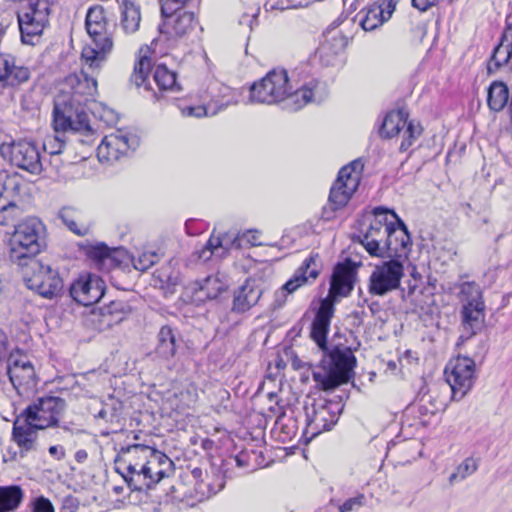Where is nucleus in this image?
<instances>
[{
    "instance_id": "nucleus-1",
    "label": "nucleus",
    "mask_w": 512,
    "mask_h": 512,
    "mask_svg": "<svg viewBox=\"0 0 512 512\" xmlns=\"http://www.w3.org/2000/svg\"><path fill=\"white\" fill-rule=\"evenodd\" d=\"M318 82L313 78L300 79L295 72L291 77L286 70H273L250 87V101L260 104L285 102L289 111H298L313 100Z\"/></svg>"
},
{
    "instance_id": "nucleus-2",
    "label": "nucleus",
    "mask_w": 512,
    "mask_h": 512,
    "mask_svg": "<svg viewBox=\"0 0 512 512\" xmlns=\"http://www.w3.org/2000/svg\"><path fill=\"white\" fill-rule=\"evenodd\" d=\"M391 217L397 221L396 229L384 227L379 221L362 222L359 233L353 236V241L359 242L372 257H407L411 245L410 234L395 212H391Z\"/></svg>"
},
{
    "instance_id": "nucleus-3",
    "label": "nucleus",
    "mask_w": 512,
    "mask_h": 512,
    "mask_svg": "<svg viewBox=\"0 0 512 512\" xmlns=\"http://www.w3.org/2000/svg\"><path fill=\"white\" fill-rule=\"evenodd\" d=\"M85 26L95 46L84 47L81 60L89 69H100L113 48L112 31L115 23L107 19L103 7L94 6L87 12Z\"/></svg>"
},
{
    "instance_id": "nucleus-4",
    "label": "nucleus",
    "mask_w": 512,
    "mask_h": 512,
    "mask_svg": "<svg viewBox=\"0 0 512 512\" xmlns=\"http://www.w3.org/2000/svg\"><path fill=\"white\" fill-rule=\"evenodd\" d=\"M45 227L40 219L30 217L15 226L9 238V258L20 267H24L32 261L45 247Z\"/></svg>"
},
{
    "instance_id": "nucleus-5",
    "label": "nucleus",
    "mask_w": 512,
    "mask_h": 512,
    "mask_svg": "<svg viewBox=\"0 0 512 512\" xmlns=\"http://www.w3.org/2000/svg\"><path fill=\"white\" fill-rule=\"evenodd\" d=\"M356 358L348 348L334 347L323 352L321 367L312 372V378L317 386L330 391L348 382L355 366Z\"/></svg>"
},
{
    "instance_id": "nucleus-6",
    "label": "nucleus",
    "mask_w": 512,
    "mask_h": 512,
    "mask_svg": "<svg viewBox=\"0 0 512 512\" xmlns=\"http://www.w3.org/2000/svg\"><path fill=\"white\" fill-rule=\"evenodd\" d=\"M306 427L304 435L313 439L324 431H329L338 421L340 403L324 398H309L304 405Z\"/></svg>"
},
{
    "instance_id": "nucleus-7",
    "label": "nucleus",
    "mask_w": 512,
    "mask_h": 512,
    "mask_svg": "<svg viewBox=\"0 0 512 512\" xmlns=\"http://www.w3.org/2000/svg\"><path fill=\"white\" fill-rule=\"evenodd\" d=\"M23 280L30 290L40 296L53 299L63 291V280L56 270L43 265L39 260L22 267Z\"/></svg>"
},
{
    "instance_id": "nucleus-8",
    "label": "nucleus",
    "mask_w": 512,
    "mask_h": 512,
    "mask_svg": "<svg viewBox=\"0 0 512 512\" xmlns=\"http://www.w3.org/2000/svg\"><path fill=\"white\" fill-rule=\"evenodd\" d=\"M362 170L363 164L359 160H354L341 168L330 189L328 207L332 211L341 209L348 203L359 186Z\"/></svg>"
},
{
    "instance_id": "nucleus-9",
    "label": "nucleus",
    "mask_w": 512,
    "mask_h": 512,
    "mask_svg": "<svg viewBox=\"0 0 512 512\" xmlns=\"http://www.w3.org/2000/svg\"><path fill=\"white\" fill-rule=\"evenodd\" d=\"M372 270L368 281V292L373 296H384L400 287L404 276L401 258H388Z\"/></svg>"
},
{
    "instance_id": "nucleus-10",
    "label": "nucleus",
    "mask_w": 512,
    "mask_h": 512,
    "mask_svg": "<svg viewBox=\"0 0 512 512\" xmlns=\"http://www.w3.org/2000/svg\"><path fill=\"white\" fill-rule=\"evenodd\" d=\"M6 374L21 396L33 392L37 386L38 378L32 361L28 355L19 351L10 353L7 357Z\"/></svg>"
},
{
    "instance_id": "nucleus-11",
    "label": "nucleus",
    "mask_w": 512,
    "mask_h": 512,
    "mask_svg": "<svg viewBox=\"0 0 512 512\" xmlns=\"http://www.w3.org/2000/svg\"><path fill=\"white\" fill-rule=\"evenodd\" d=\"M65 409L66 403L62 398L47 396L29 405L22 416L33 422L38 429H46L58 425Z\"/></svg>"
},
{
    "instance_id": "nucleus-12",
    "label": "nucleus",
    "mask_w": 512,
    "mask_h": 512,
    "mask_svg": "<svg viewBox=\"0 0 512 512\" xmlns=\"http://www.w3.org/2000/svg\"><path fill=\"white\" fill-rule=\"evenodd\" d=\"M172 466L173 462L166 454L152 448V453L143 464L142 470H139L136 477H131L132 480L134 479L131 489L135 491L151 489L168 475Z\"/></svg>"
},
{
    "instance_id": "nucleus-13",
    "label": "nucleus",
    "mask_w": 512,
    "mask_h": 512,
    "mask_svg": "<svg viewBox=\"0 0 512 512\" xmlns=\"http://www.w3.org/2000/svg\"><path fill=\"white\" fill-rule=\"evenodd\" d=\"M403 130V140L399 150L407 151L421 135L422 128L419 124L408 122V113L404 109L389 112L382 123L380 134L384 138L397 136Z\"/></svg>"
},
{
    "instance_id": "nucleus-14",
    "label": "nucleus",
    "mask_w": 512,
    "mask_h": 512,
    "mask_svg": "<svg viewBox=\"0 0 512 512\" xmlns=\"http://www.w3.org/2000/svg\"><path fill=\"white\" fill-rule=\"evenodd\" d=\"M152 448L144 443H133L120 448L115 458V471L123 477L130 488L134 483L131 477H136L139 470H142L143 464L152 453Z\"/></svg>"
},
{
    "instance_id": "nucleus-15",
    "label": "nucleus",
    "mask_w": 512,
    "mask_h": 512,
    "mask_svg": "<svg viewBox=\"0 0 512 512\" xmlns=\"http://www.w3.org/2000/svg\"><path fill=\"white\" fill-rule=\"evenodd\" d=\"M98 70L89 69L88 65L82 61L81 71L65 77L59 93L67 94L71 99L87 105L97 94V81L92 74Z\"/></svg>"
},
{
    "instance_id": "nucleus-16",
    "label": "nucleus",
    "mask_w": 512,
    "mask_h": 512,
    "mask_svg": "<svg viewBox=\"0 0 512 512\" xmlns=\"http://www.w3.org/2000/svg\"><path fill=\"white\" fill-rule=\"evenodd\" d=\"M475 362L469 357H457L447 364L444 374L453 398L461 399L474 383Z\"/></svg>"
},
{
    "instance_id": "nucleus-17",
    "label": "nucleus",
    "mask_w": 512,
    "mask_h": 512,
    "mask_svg": "<svg viewBox=\"0 0 512 512\" xmlns=\"http://www.w3.org/2000/svg\"><path fill=\"white\" fill-rule=\"evenodd\" d=\"M396 5L397 0H374L356 14L355 21L365 31H373L390 19Z\"/></svg>"
},
{
    "instance_id": "nucleus-18",
    "label": "nucleus",
    "mask_w": 512,
    "mask_h": 512,
    "mask_svg": "<svg viewBox=\"0 0 512 512\" xmlns=\"http://www.w3.org/2000/svg\"><path fill=\"white\" fill-rule=\"evenodd\" d=\"M105 293V282L97 275L80 276L70 287L71 297L78 303L89 306L97 303Z\"/></svg>"
},
{
    "instance_id": "nucleus-19",
    "label": "nucleus",
    "mask_w": 512,
    "mask_h": 512,
    "mask_svg": "<svg viewBox=\"0 0 512 512\" xmlns=\"http://www.w3.org/2000/svg\"><path fill=\"white\" fill-rule=\"evenodd\" d=\"M86 106L71 99L67 94L58 93L54 99L53 127L62 128V125L67 124L70 115L77 117L76 125L83 127L86 125V116H88Z\"/></svg>"
},
{
    "instance_id": "nucleus-20",
    "label": "nucleus",
    "mask_w": 512,
    "mask_h": 512,
    "mask_svg": "<svg viewBox=\"0 0 512 512\" xmlns=\"http://www.w3.org/2000/svg\"><path fill=\"white\" fill-rule=\"evenodd\" d=\"M137 140L121 130L104 137L97 148V157L100 162L117 161L128 149L134 147Z\"/></svg>"
},
{
    "instance_id": "nucleus-21",
    "label": "nucleus",
    "mask_w": 512,
    "mask_h": 512,
    "mask_svg": "<svg viewBox=\"0 0 512 512\" xmlns=\"http://www.w3.org/2000/svg\"><path fill=\"white\" fill-rule=\"evenodd\" d=\"M11 162L32 174L42 171V161L38 147L29 141L13 142L10 147Z\"/></svg>"
},
{
    "instance_id": "nucleus-22",
    "label": "nucleus",
    "mask_w": 512,
    "mask_h": 512,
    "mask_svg": "<svg viewBox=\"0 0 512 512\" xmlns=\"http://www.w3.org/2000/svg\"><path fill=\"white\" fill-rule=\"evenodd\" d=\"M356 270L348 260L344 263H339L335 266L328 296L325 299H330L332 305L338 297H347L354 287Z\"/></svg>"
},
{
    "instance_id": "nucleus-23",
    "label": "nucleus",
    "mask_w": 512,
    "mask_h": 512,
    "mask_svg": "<svg viewBox=\"0 0 512 512\" xmlns=\"http://www.w3.org/2000/svg\"><path fill=\"white\" fill-rule=\"evenodd\" d=\"M503 66H508L512 70V14L506 17V26L498 45L493 49L487 71L493 74Z\"/></svg>"
},
{
    "instance_id": "nucleus-24",
    "label": "nucleus",
    "mask_w": 512,
    "mask_h": 512,
    "mask_svg": "<svg viewBox=\"0 0 512 512\" xmlns=\"http://www.w3.org/2000/svg\"><path fill=\"white\" fill-rule=\"evenodd\" d=\"M335 308L330 299H322L315 318L311 324L310 337L322 350L327 351V335Z\"/></svg>"
},
{
    "instance_id": "nucleus-25",
    "label": "nucleus",
    "mask_w": 512,
    "mask_h": 512,
    "mask_svg": "<svg viewBox=\"0 0 512 512\" xmlns=\"http://www.w3.org/2000/svg\"><path fill=\"white\" fill-rule=\"evenodd\" d=\"M37 430L35 424L27 421L22 415L17 417L13 424L12 440L16 443L19 454L24 457L26 454L37 449Z\"/></svg>"
},
{
    "instance_id": "nucleus-26",
    "label": "nucleus",
    "mask_w": 512,
    "mask_h": 512,
    "mask_svg": "<svg viewBox=\"0 0 512 512\" xmlns=\"http://www.w3.org/2000/svg\"><path fill=\"white\" fill-rule=\"evenodd\" d=\"M263 287L259 280L249 278L235 292L232 311L245 313L254 307L263 294Z\"/></svg>"
},
{
    "instance_id": "nucleus-27",
    "label": "nucleus",
    "mask_w": 512,
    "mask_h": 512,
    "mask_svg": "<svg viewBox=\"0 0 512 512\" xmlns=\"http://www.w3.org/2000/svg\"><path fill=\"white\" fill-rule=\"evenodd\" d=\"M98 313H93L99 330L111 328L121 323L131 313L130 305L123 300H114L110 303L99 307Z\"/></svg>"
},
{
    "instance_id": "nucleus-28",
    "label": "nucleus",
    "mask_w": 512,
    "mask_h": 512,
    "mask_svg": "<svg viewBox=\"0 0 512 512\" xmlns=\"http://www.w3.org/2000/svg\"><path fill=\"white\" fill-rule=\"evenodd\" d=\"M320 268L319 255L311 254L295 271L294 275L283 285L282 289L291 294L298 288L315 281L319 276Z\"/></svg>"
},
{
    "instance_id": "nucleus-29",
    "label": "nucleus",
    "mask_w": 512,
    "mask_h": 512,
    "mask_svg": "<svg viewBox=\"0 0 512 512\" xmlns=\"http://www.w3.org/2000/svg\"><path fill=\"white\" fill-rule=\"evenodd\" d=\"M162 18L163 23L159 26V31L169 37H182L196 25L195 16L192 12L180 10L169 16L162 15Z\"/></svg>"
},
{
    "instance_id": "nucleus-30",
    "label": "nucleus",
    "mask_w": 512,
    "mask_h": 512,
    "mask_svg": "<svg viewBox=\"0 0 512 512\" xmlns=\"http://www.w3.org/2000/svg\"><path fill=\"white\" fill-rule=\"evenodd\" d=\"M90 257L104 270L120 267L128 260V253L124 248H109L104 243L97 244L89 251Z\"/></svg>"
},
{
    "instance_id": "nucleus-31",
    "label": "nucleus",
    "mask_w": 512,
    "mask_h": 512,
    "mask_svg": "<svg viewBox=\"0 0 512 512\" xmlns=\"http://www.w3.org/2000/svg\"><path fill=\"white\" fill-rule=\"evenodd\" d=\"M30 78V70L16 65L15 58L10 54H0V83L15 86Z\"/></svg>"
},
{
    "instance_id": "nucleus-32",
    "label": "nucleus",
    "mask_w": 512,
    "mask_h": 512,
    "mask_svg": "<svg viewBox=\"0 0 512 512\" xmlns=\"http://www.w3.org/2000/svg\"><path fill=\"white\" fill-rule=\"evenodd\" d=\"M178 331L169 325L160 328L157 335L156 354L165 360L175 357L177 352Z\"/></svg>"
},
{
    "instance_id": "nucleus-33",
    "label": "nucleus",
    "mask_w": 512,
    "mask_h": 512,
    "mask_svg": "<svg viewBox=\"0 0 512 512\" xmlns=\"http://www.w3.org/2000/svg\"><path fill=\"white\" fill-rule=\"evenodd\" d=\"M232 247L240 248V239L230 237L228 234L222 236L211 235L205 248L200 253V258L208 260L211 255L224 256Z\"/></svg>"
},
{
    "instance_id": "nucleus-34",
    "label": "nucleus",
    "mask_w": 512,
    "mask_h": 512,
    "mask_svg": "<svg viewBox=\"0 0 512 512\" xmlns=\"http://www.w3.org/2000/svg\"><path fill=\"white\" fill-rule=\"evenodd\" d=\"M485 309L486 308L476 307H474V309H461L460 313L464 329V334L461 336L462 338L465 337L468 339L481 331L485 322Z\"/></svg>"
},
{
    "instance_id": "nucleus-35",
    "label": "nucleus",
    "mask_w": 512,
    "mask_h": 512,
    "mask_svg": "<svg viewBox=\"0 0 512 512\" xmlns=\"http://www.w3.org/2000/svg\"><path fill=\"white\" fill-rule=\"evenodd\" d=\"M458 298L461 309L486 308L481 287L475 282H464L460 285Z\"/></svg>"
},
{
    "instance_id": "nucleus-36",
    "label": "nucleus",
    "mask_w": 512,
    "mask_h": 512,
    "mask_svg": "<svg viewBox=\"0 0 512 512\" xmlns=\"http://www.w3.org/2000/svg\"><path fill=\"white\" fill-rule=\"evenodd\" d=\"M210 103L217 109V112L238 103V93L236 90L220 83H214L210 87Z\"/></svg>"
},
{
    "instance_id": "nucleus-37",
    "label": "nucleus",
    "mask_w": 512,
    "mask_h": 512,
    "mask_svg": "<svg viewBox=\"0 0 512 512\" xmlns=\"http://www.w3.org/2000/svg\"><path fill=\"white\" fill-rule=\"evenodd\" d=\"M510 91L502 81H493L488 88L487 104L495 112L502 111L507 105Z\"/></svg>"
},
{
    "instance_id": "nucleus-38",
    "label": "nucleus",
    "mask_w": 512,
    "mask_h": 512,
    "mask_svg": "<svg viewBox=\"0 0 512 512\" xmlns=\"http://www.w3.org/2000/svg\"><path fill=\"white\" fill-rule=\"evenodd\" d=\"M23 490L17 486L0 487V512H11L16 510L23 500Z\"/></svg>"
},
{
    "instance_id": "nucleus-39",
    "label": "nucleus",
    "mask_w": 512,
    "mask_h": 512,
    "mask_svg": "<svg viewBox=\"0 0 512 512\" xmlns=\"http://www.w3.org/2000/svg\"><path fill=\"white\" fill-rule=\"evenodd\" d=\"M22 216L21 208L13 200H7L5 195L0 196V225L14 227Z\"/></svg>"
},
{
    "instance_id": "nucleus-40",
    "label": "nucleus",
    "mask_w": 512,
    "mask_h": 512,
    "mask_svg": "<svg viewBox=\"0 0 512 512\" xmlns=\"http://www.w3.org/2000/svg\"><path fill=\"white\" fill-rule=\"evenodd\" d=\"M154 81L162 92H176L181 89L176 81L175 72L169 70L165 65H158L154 71Z\"/></svg>"
},
{
    "instance_id": "nucleus-41",
    "label": "nucleus",
    "mask_w": 512,
    "mask_h": 512,
    "mask_svg": "<svg viewBox=\"0 0 512 512\" xmlns=\"http://www.w3.org/2000/svg\"><path fill=\"white\" fill-rule=\"evenodd\" d=\"M141 21L139 7L132 2H124L121 25L126 33H134L138 30Z\"/></svg>"
},
{
    "instance_id": "nucleus-42",
    "label": "nucleus",
    "mask_w": 512,
    "mask_h": 512,
    "mask_svg": "<svg viewBox=\"0 0 512 512\" xmlns=\"http://www.w3.org/2000/svg\"><path fill=\"white\" fill-rule=\"evenodd\" d=\"M58 217L62 223L74 234L83 236L86 234V228H80L78 221L81 218V213L73 207H63L58 212Z\"/></svg>"
},
{
    "instance_id": "nucleus-43",
    "label": "nucleus",
    "mask_w": 512,
    "mask_h": 512,
    "mask_svg": "<svg viewBox=\"0 0 512 512\" xmlns=\"http://www.w3.org/2000/svg\"><path fill=\"white\" fill-rule=\"evenodd\" d=\"M151 69V59L147 56H142L135 63L133 73L130 77V82L136 87L144 86L145 90H150V86L147 85V77Z\"/></svg>"
},
{
    "instance_id": "nucleus-44",
    "label": "nucleus",
    "mask_w": 512,
    "mask_h": 512,
    "mask_svg": "<svg viewBox=\"0 0 512 512\" xmlns=\"http://www.w3.org/2000/svg\"><path fill=\"white\" fill-rule=\"evenodd\" d=\"M478 468L477 460L472 457L466 458L460 463L455 472L449 476L450 485H454L457 482L463 481L468 476L472 475Z\"/></svg>"
},
{
    "instance_id": "nucleus-45",
    "label": "nucleus",
    "mask_w": 512,
    "mask_h": 512,
    "mask_svg": "<svg viewBox=\"0 0 512 512\" xmlns=\"http://www.w3.org/2000/svg\"><path fill=\"white\" fill-rule=\"evenodd\" d=\"M160 260V256L155 251H145L140 253L137 257L132 258V263L135 269L146 271Z\"/></svg>"
},
{
    "instance_id": "nucleus-46",
    "label": "nucleus",
    "mask_w": 512,
    "mask_h": 512,
    "mask_svg": "<svg viewBox=\"0 0 512 512\" xmlns=\"http://www.w3.org/2000/svg\"><path fill=\"white\" fill-rule=\"evenodd\" d=\"M181 112L184 116L200 118L203 116L215 115L217 109L213 107V104L208 102L205 105L197 106H185L181 108Z\"/></svg>"
},
{
    "instance_id": "nucleus-47",
    "label": "nucleus",
    "mask_w": 512,
    "mask_h": 512,
    "mask_svg": "<svg viewBox=\"0 0 512 512\" xmlns=\"http://www.w3.org/2000/svg\"><path fill=\"white\" fill-rule=\"evenodd\" d=\"M390 210L384 207H376L373 210L372 216H368L364 219L363 222L369 223V221H379L384 227H388L391 229H396L397 221H388L387 215H391Z\"/></svg>"
},
{
    "instance_id": "nucleus-48",
    "label": "nucleus",
    "mask_w": 512,
    "mask_h": 512,
    "mask_svg": "<svg viewBox=\"0 0 512 512\" xmlns=\"http://www.w3.org/2000/svg\"><path fill=\"white\" fill-rule=\"evenodd\" d=\"M68 122L66 125H62V128L54 127V130L56 132H73V133H84L89 134L92 133V128L89 123V116H86V125H83V127H79V125H76V121L78 120L75 116H68Z\"/></svg>"
},
{
    "instance_id": "nucleus-49",
    "label": "nucleus",
    "mask_w": 512,
    "mask_h": 512,
    "mask_svg": "<svg viewBox=\"0 0 512 512\" xmlns=\"http://www.w3.org/2000/svg\"><path fill=\"white\" fill-rule=\"evenodd\" d=\"M201 291H206V297L216 298L222 290L221 283L214 277H207L200 286Z\"/></svg>"
},
{
    "instance_id": "nucleus-50",
    "label": "nucleus",
    "mask_w": 512,
    "mask_h": 512,
    "mask_svg": "<svg viewBox=\"0 0 512 512\" xmlns=\"http://www.w3.org/2000/svg\"><path fill=\"white\" fill-rule=\"evenodd\" d=\"M65 141L59 136L47 137L43 143L44 150L50 155H58L62 152Z\"/></svg>"
},
{
    "instance_id": "nucleus-51",
    "label": "nucleus",
    "mask_w": 512,
    "mask_h": 512,
    "mask_svg": "<svg viewBox=\"0 0 512 512\" xmlns=\"http://www.w3.org/2000/svg\"><path fill=\"white\" fill-rule=\"evenodd\" d=\"M366 497L363 494H358L354 497L347 499L340 507V512H351L353 510H359L364 507Z\"/></svg>"
},
{
    "instance_id": "nucleus-52",
    "label": "nucleus",
    "mask_w": 512,
    "mask_h": 512,
    "mask_svg": "<svg viewBox=\"0 0 512 512\" xmlns=\"http://www.w3.org/2000/svg\"><path fill=\"white\" fill-rule=\"evenodd\" d=\"M32 512H54V507L49 499L39 496L34 498L31 503Z\"/></svg>"
},
{
    "instance_id": "nucleus-53",
    "label": "nucleus",
    "mask_w": 512,
    "mask_h": 512,
    "mask_svg": "<svg viewBox=\"0 0 512 512\" xmlns=\"http://www.w3.org/2000/svg\"><path fill=\"white\" fill-rule=\"evenodd\" d=\"M306 5V0H279L276 4L271 5V9L286 10L304 7Z\"/></svg>"
},
{
    "instance_id": "nucleus-54",
    "label": "nucleus",
    "mask_w": 512,
    "mask_h": 512,
    "mask_svg": "<svg viewBox=\"0 0 512 512\" xmlns=\"http://www.w3.org/2000/svg\"><path fill=\"white\" fill-rule=\"evenodd\" d=\"M225 486L224 476L221 473H217L213 482L208 484V488L211 494H217Z\"/></svg>"
},
{
    "instance_id": "nucleus-55",
    "label": "nucleus",
    "mask_w": 512,
    "mask_h": 512,
    "mask_svg": "<svg viewBox=\"0 0 512 512\" xmlns=\"http://www.w3.org/2000/svg\"><path fill=\"white\" fill-rule=\"evenodd\" d=\"M438 0H412V6L421 12H425L435 6Z\"/></svg>"
},
{
    "instance_id": "nucleus-56",
    "label": "nucleus",
    "mask_w": 512,
    "mask_h": 512,
    "mask_svg": "<svg viewBox=\"0 0 512 512\" xmlns=\"http://www.w3.org/2000/svg\"><path fill=\"white\" fill-rule=\"evenodd\" d=\"M48 451L56 460H62L65 457V449L60 445L50 446Z\"/></svg>"
},
{
    "instance_id": "nucleus-57",
    "label": "nucleus",
    "mask_w": 512,
    "mask_h": 512,
    "mask_svg": "<svg viewBox=\"0 0 512 512\" xmlns=\"http://www.w3.org/2000/svg\"><path fill=\"white\" fill-rule=\"evenodd\" d=\"M7 357V337L0 329V360L4 361Z\"/></svg>"
},
{
    "instance_id": "nucleus-58",
    "label": "nucleus",
    "mask_w": 512,
    "mask_h": 512,
    "mask_svg": "<svg viewBox=\"0 0 512 512\" xmlns=\"http://www.w3.org/2000/svg\"><path fill=\"white\" fill-rule=\"evenodd\" d=\"M237 237L240 239V242L242 241L243 238H246L247 242L250 243L251 245H253V246L260 245V243L258 242V232L257 231H248L247 233L243 234V236L241 238L239 236H237Z\"/></svg>"
},
{
    "instance_id": "nucleus-59",
    "label": "nucleus",
    "mask_w": 512,
    "mask_h": 512,
    "mask_svg": "<svg viewBox=\"0 0 512 512\" xmlns=\"http://www.w3.org/2000/svg\"><path fill=\"white\" fill-rule=\"evenodd\" d=\"M88 457V454L85 450L81 449V450H78L76 453H75V459L77 462L79 463H82L84 462Z\"/></svg>"
},
{
    "instance_id": "nucleus-60",
    "label": "nucleus",
    "mask_w": 512,
    "mask_h": 512,
    "mask_svg": "<svg viewBox=\"0 0 512 512\" xmlns=\"http://www.w3.org/2000/svg\"><path fill=\"white\" fill-rule=\"evenodd\" d=\"M97 417L101 418V419H105V420H112L113 414L112 413H108V411L105 408H102L98 412Z\"/></svg>"
},
{
    "instance_id": "nucleus-61",
    "label": "nucleus",
    "mask_w": 512,
    "mask_h": 512,
    "mask_svg": "<svg viewBox=\"0 0 512 512\" xmlns=\"http://www.w3.org/2000/svg\"><path fill=\"white\" fill-rule=\"evenodd\" d=\"M10 186H11L12 190H18L19 189V186L17 184L13 183V181H8L4 185V193L5 194L9 193Z\"/></svg>"
},
{
    "instance_id": "nucleus-62",
    "label": "nucleus",
    "mask_w": 512,
    "mask_h": 512,
    "mask_svg": "<svg viewBox=\"0 0 512 512\" xmlns=\"http://www.w3.org/2000/svg\"><path fill=\"white\" fill-rule=\"evenodd\" d=\"M6 28H7L6 25H4L3 23H0V38L5 33Z\"/></svg>"
},
{
    "instance_id": "nucleus-63",
    "label": "nucleus",
    "mask_w": 512,
    "mask_h": 512,
    "mask_svg": "<svg viewBox=\"0 0 512 512\" xmlns=\"http://www.w3.org/2000/svg\"><path fill=\"white\" fill-rule=\"evenodd\" d=\"M201 474V470L200 469H194L193 470V475L196 476V475H199Z\"/></svg>"
},
{
    "instance_id": "nucleus-64",
    "label": "nucleus",
    "mask_w": 512,
    "mask_h": 512,
    "mask_svg": "<svg viewBox=\"0 0 512 512\" xmlns=\"http://www.w3.org/2000/svg\"><path fill=\"white\" fill-rule=\"evenodd\" d=\"M135 440H139L140 439V436L139 434H134V437H133Z\"/></svg>"
}]
</instances>
